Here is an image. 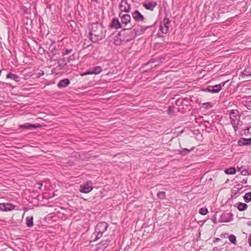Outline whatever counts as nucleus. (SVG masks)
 Listing matches in <instances>:
<instances>
[{
    "instance_id": "obj_1",
    "label": "nucleus",
    "mask_w": 251,
    "mask_h": 251,
    "mask_svg": "<svg viewBox=\"0 0 251 251\" xmlns=\"http://www.w3.org/2000/svg\"><path fill=\"white\" fill-rule=\"evenodd\" d=\"M90 35L92 39L97 41L101 39L105 36V30L102 25L98 23L92 24L89 26Z\"/></svg>"
},
{
    "instance_id": "obj_2",
    "label": "nucleus",
    "mask_w": 251,
    "mask_h": 251,
    "mask_svg": "<svg viewBox=\"0 0 251 251\" xmlns=\"http://www.w3.org/2000/svg\"><path fill=\"white\" fill-rule=\"evenodd\" d=\"M107 227L108 224L105 222H100L97 225L95 231L96 238L94 240V241L102 237V234L106 231Z\"/></svg>"
},
{
    "instance_id": "obj_3",
    "label": "nucleus",
    "mask_w": 251,
    "mask_h": 251,
    "mask_svg": "<svg viewBox=\"0 0 251 251\" xmlns=\"http://www.w3.org/2000/svg\"><path fill=\"white\" fill-rule=\"evenodd\" d=\"M230 118L231 124L235 131L237 130V126L240 122V115L239 111L236 109H233L230 112Z\"/></svg>"
},
{
    "instance_id": "obj_4",
    "label": "nucleus",
    "mask_w": 251,
    "mask_h": 251,
    "mask_svg": "<svg viewBox=\"0 0 251 251\" xmlns=\"http://www.w3.org/2000/svg\"><path fill=\"white\" fill-rule=\"evenodd\" d=\"M22 9L24 14V18H23V20L24 23L25 24L27 25H31V19L29 18L28 15H27V16H25V15H30V9H28L25 6H23L22 8ZM29 16L30 17V15H29Z\"/></svg>"
},
{
    "instance_id": "obj_5",
    "label": "nucleus",
    "mask_w": 251,
    "mask_h": 251,
    "mask_svg": "<svg viewBox=\"0 0 251 251\" xmlns=\"http://www.w3.org/2000/svg\"><path fill=\"white\" fill-rule=\"evenodd\" d=\"M170 21L168 18H165L160 24V29L163 33H167L169 30Z\"/></svg>"
},
{
    "instance_id": "obj_6",
    "label": "nucleus",
    "mask_w": 251,
    "mask_h": 251,
    "mask_svg": "<svg viewBox=\"0 0 251 251\" xmlns=\"http://www.w3.org/2000/svg\"><path fill=\"white\" fill-rule=\"evenodd\" d=\"M110 241L108 239L102 240L96 245L95 251H103L109 245Z\"/></svg>"
},
{
    "instance_id": "obj_7",
    "label": "nucleus",
    "mask_w": 251,
    "mask_h": 251,
    "mask_svg": "<svg viewBox=\"0 0 251 251\" xmlns=\"http://www.w3.org/2000/svg\"><path fill=\"white\" fill-rule=\"evenodd\" d=\"M225 84V82H224L219 85H215L214 86H209L207 87L206 90L207 92L211 93H218L222 89V86H224Z\"/></svg>"
},
{
    "instance_id": "obj_8",
    "label": "nucleus",
    "mask_w": 251,
    "mask_h": 251,
    "mask_svg": "<svg viewBox=\"0 0 251 251\" xmlns=\"http://www.w3.org/2000/svg\"><path fill=\"white\" fill-rule=\"evenodd\" d=\"M119 16L121 19V23L122 24V26L123 25H125V26L126 25L131 21L130 16L128 14H122V13H120L119 14Z\"/></svg>"
},
{
    "instance_id": "obj_9",
    "label": "nucleus",
    "mask_w": 251,
    "mask_h": 251,
    "mask_svg": "<svg viewBox=\"0 0 251 251\" xmlns=\"http://www.w3.org/2000/svg\"><path fill=\"white\" fill-rule=\"evenodd\" d=\"M120 9L122 12H128L130 10V6L126 0H122L120 5Z\"/></svg>"
},
{
    "instance_id": "obj_10",
    "label": "nucleus",
    "mask_w": 251,
    "mask_h": 251,
    "mask_svg": "<svg viewBox=\"0 0 251 251\" xmlns=\"http://www.w3.org/2000/svg\"><path fill=\"white\" fill-rule=\"evenodd\" d=\"M92 189L93 187L92 185L89 182H86L85 184L81 185L80 192L83 193H88L91 192Z\"/></svg>"
},
{
    "instance_id": "obj_11",
    "label": "nucleus",
    "mask_w": 251,
    "mask_h": 251,
    "mask_svg": "<svg viewBox=\"0 0 251 251\" xmlns=\"http://www.w3.org/2000/svg\"><path fill=\"white\" fill-rule=\"evenodd\" d=\"M15 206L9 203H0V211H8L14 209Z\"/></svg>"
},
{
    "instance_id": "obj_12",
    "label": "nucleus",
    "mask_w": 251,
    "mask_h": 251,
    "mask_svg": "<svg viewBox=\"0 0 251 251\" xmlns=\"http://www.w3.org/2000/svg\"><path fill=\"white\" fill-rule=\"evenodd\" d=\"M110 26L111 28H114L115 29L121 28L123 27V26L122 25V24L119 21V20L117 18H114L112 20V21L110 25Z\"/></svg>"
},
{
    "instance_id": "obj_13",
    "label": "nucleus",
    "mask_w": 251,
    "mask_h": 251,
    "mask_svg": "<svg viewBox=\"0 0 251 251\" xmlns=\"http://www.w3.org/2000/svg\"><path fill=\"white\" fill-rule=\"evenodd\" d=\"M102 71L101 68L99 67H95L93 68H92L91 70L86 72V73H84L82 75H97L100 73Z\"/></svg>"
},
{
    "instance_id": "obj_14",
    "label": "nucleus",
    "mask_w": 251,
    "mask_h": 251,
    "mask_svg": "<svg viewBox=\"0 0 251 251\" xmlns=\"http://www.w3.org/2000/svg\"><path fill=\"white\" fill-rule=\"evenodd\" d=\"M132 17L136 22H143L144 17L138 11H135L132 13Z\"/></svg>"
},
{
    "instance_id": "obj_15",
    "label": "nucleus",
    "mask_w": 251,
    "mask_h": 251,
    "mask_svg": "<svg viewBox=\"0 0 251 251\" xmlns=\"http://www.w3.org/2000/svg\"><path fill=\"white\" fill-rule=\"evenodd\" d=\"M70 82V80L67 78H65L61 80L57 84V87L58 88H63L67 87Z\"/></svg>"
},
{
    "instance_id": "obj_16",
    "label": "nucleus",
    "mask_w": 251,
    "mask_h": 251,
    "mask_svg": "<svg viewBox=\"0 0 251 251\" xmlns=\"http://www.w3.org/2000/svg\"><path fill=\"white\" fill-rule=\"evenodd\" d=\"M157 5V3L155 1H151L144 4L145 8L148 10H153L154 7Z\"/></svg>"
},
{
    "instance_id": "obj_17",
    "label": "nucleus",
    "mask_w": 251,
    "mask_h": 251,
    "mask_svg": "<svg viewBox=\"0 0 251 251\" xmlns=\"http://www.w3.org/2000/svg\"><path fill=\"white\" fill-rule=\"evenodd\" d=\"M6 78L13 79L17 82L20 81V78L18 75L12 73H9L7 74L6 75Z\"/></svg>"
},
{
    "instance_id": "obj_18",
    "label": "nucleus",
    "mask_w": 251,
    "mask_h": 251,
    "mask_svg": "<svg viewBox=\"0 0 251 251\" xmlns=\"http://www.w3.org/2000/svg\"><path fill=\"white\" fill-rule=\"evenodd\" d=\"M42 187V184L40 182H37L33 186L34 190L33 192H35L36 193H39L41 191V188Z\"/></svg>"
},
{
    "instance_id": "obj_19",
    "label": "nucleus",
    "mask_w": 251,
    "mask_h": 251,
    "mask_svg": "<svg viewBox=\"0 0 251 251\" xmlns=\"http://www.w3.org/2000/svg\"><path fill=\"white\" fill-rule=\"evenodd\" d=\"M248 205L245 203L240 202L238 204L237 208L240 211H242L247 209Z\"/></svg>"
},
{
    "instance_id": "obj_20",
    "label": "nucleus",
    "mask_w": 251,
    "mask_h": 251,
    "mask_svg": "<svg viewBox=\"0 0 251 251\" xmlns=\"http://www.w3.org/2000/svg\"><path fill=\"white\" fill-rule=\"evenodd\" d=\"M225 172L226 174L228 175H233L236 173V170L234 168H230L227 169H226L225 171Z\"/></svg>"
},
{
    "instance_id": "obj_21",
    "label": "nucleus",
    "mask_w": 251,
    "mask_h": 251,
    "mask_svg": "<svg viewBox=\"0 0 251 251\" xmlns=\"http://www.w3.org/2000/svg\"><path fill=\"white\" fill-rule=\"evenodd\" d=\"M240 142L242 143L243 145H251V138L249 139L243 138Z\"/></svg>"
},
{
    "instance_id": "obj_22",
    "label": "nucleus",
    "mask_w": 251,
    "mask_h": 251,
    "mask_svg": "<svg viewBox=\"0 0 251 251\" xmlns=\"http://www.w3.org/2000/svg\"><path fill=\"white\" fill-rule=\"evenodd\" d=\"M244 199L246 202H249L251 201V193H247L244 197Z\"/></svg>"
},
{
    "instance_id": "obj_23",
    "label": "nucleus",
    "mask_w": 251,
    "mask_h": 251,
    "mask_svg": "<svg viewBox=\"0 0 251 251\" xmlns=\"http://www.w3.org/2000/svg\"><path fill=\"white\" fill-rule=\"evenodd\" d=\"M20 128L23 129H29L31 128V124L29 123H26L24 125H20L19 126Z\"/></svg>"
},
{
    "instance_id": "obj_24",
    "label": "nucleus",
    "mask_w": 251,
    "mask_h": 251,
    "mask_svg": "<svg viewBox=\"0 0 251 251\" xmlns=\"http://www.w3.org/2000/svg\"><path fill=\"white\" fill-rule=\"evenodd\" d=\"M229 240L231 243H232L233 244H236V237L234 235H230L228 237Z\"/></svg>"
},
{
    "instance_id": "obj_25",
    "label": "nucleus",
    "mask_w": 251,
    "mask_h": 251,
    "mask_svg": "<svg viewBox=\"0 0 251 251\" xmlns=\"http://www.w3.org/2000/svg\"><path fill=\"white\" fill-rule=\"evenodd\" d=\"M157 196L158 198L160 199H165L166 194L164 192L160 191L157 193Z\"/></svg>"
},
{
    "instance_id": "obj_26",
    "label": "nucleus",
    "mask_w": 251,
    "mask_h": 251,
    "mask_svg": "<svg viewBox=\"0 0 251 251\" xmlns=\"http://www.w3.org/2000/svg\"><path fill=\"white\" fill-rule=\"evenodd\" d=\"M208 212V210L205 208H201L199 210V213L202 215H206Z\"/></svg>"
},
{
    "instance_id": "obj_27",
    "label": "nucleus",
    "mask_w": 251,
    "mask_h": 251,
    "mask_svg": "<svg viewBox=\"0 0 251 251\" xmlns=\"http://www.w3.org/2000/svg\"><path fill=\"white\" fill-rule=\"evenodd\" d=\"M44 74V72L42 71H40V72H39L37 74H32V75H34V78H38L40 77L41 76L43 75Z\"/></svg>"
},
{
    "instance_id": "obj_28",
    "label": "nucleus",
    "mask_w": 251,
    "mask_h": 251,
    "mask_svg": "<svg viewBox=\"0 0 251 251\" xmlns=\"http://www.w3.org/2000/svg\"><path fill=\"white\" fill-rule=\"evenodd\" d=\"M26 224L28 226H31V217H27Z\"/></svg>"
},
{
    "instance_id": "obj_29",
    "label": "nucleus",
    "mask_w": 251,
    "mask_h": 251,
    "mask_svg": "<svg viewBox=\"0 0 251 251\" xmlns=\"http://www.w3.org/2000/svg\"><path fill=\"white\" fill-rule=\"evenodd\" d=\"M193 149H192L191 150H189L188 149H184L183 150H182L180 151V153L182 154V155H185L186 154H187L188 153H189L191 150H192Z\"/></svg>"
},
{
    "instance_id": "obj_30",
    "label": "nucleus",
    "mask_w": 251,
    "mask_h": 251,
    "mask_svg": "<svg viewBox=\"0 0 251 251\" xmlns=\"http://www.w3.org/2000/svg\"><path fill=\"white\" fill-rule=\"evenodd\" d=\"M212 107V105L210 102L203 103L202 104V107L205 108H209Z\"/></svg>"
},
{
    "instance_id": "obj_31",
    "label": "nucleus",
    "mask_w": 251,
    "mask_h": 251,
    "mask_svg": "<svg viewBox=\"0 0 251 251\" xmlns=\"http://www.w3.org/2000/svg\"><path fill=\"white\" fill-rule=\"evenodd\" d=\"M241 174L242 175H250L251 174V173H249V171L247 170H243L242 172H241Z\"/></svg>"
},
{
    "instance_id": "obj_32",
    "label": "nucleus",
    "mask_w": 251,
    "mask_h": 251,
    "mask_svg": "<svg viewBox=\"0 0 251 251\" xmlns=\"http://www.w3.org/2000/svg\"><path fill=\"white\" fill-rule=\"evenodd\" d=\"M41 126L40 124H32V128H37Z\"/></svg>"
},
{
    "instance_id": "obj_33",
    "label": "nucleus",
    "mask_w": 251,
    "mask_h": 251,
    "mask_svg": "<svg viewBox=\"0 0 251 251\" xmlns=\"http://www.w3.org/2000/svg\"><path fill=\"white\" fill-rule=\"evenodd\" d=\"M72 51V50H66L65 53H64L65 54H69Z\"/></svg>"
},
{
    "instance_id": "obj_34",
    "label": "nucleus",
    "mask_w": 251,
    "mask_h": 251,
    "mask_svg": "<svg viewBox=\"0 0 251 251\" xmlns=\"http://www.w3.org/2000/svg\"><path fill=\"white\" fill-rule=\"evenodd\" d=\"M249 243L250 245L251 246V234L250 235L249 237Z\"/></svg>"
},
{
    "instance_id": "obj_35",
    "label": "nucleus",
    "mask_w": 251,
    "mask_h": 251,
    "mask_svg": "<svg viewBox=\"0 0 251 251\" xmlns=\"http://www.w3.org/2000/svg\"><path fill=\"white\" fill-rule=\"evenodd\" d=\"M65 58H63V59H62V61H63V62H65V64H66L67 63H68V62H69V61L68 60V59H67V61H65Z\"/></svg>"
},
{
    "instance_id": "obj_36",
    "label": "nucleus",
    "mask_w": 251,
    "mask_h": 251,
    "mask_svg": "<svg viewBox=\"0 0 251 251\" xmlns=\"http://www.w3.org/2000/svg\"><path fill=\"white\" fill-rule=\"evenodd\" d=\"M172 112V109L170 107L168 109V112L169 113H171Z\"/></svg>"
},
{
    "instance_id": "obj_37",
    "label": "nucleus",
    "mask_w": 251,
    "mask_h": 251,
    "mask_svg": "<svg viewBox=\"0 0 251 251\" xmlns=\"http://www.w3.org/2000/svg\"><path fill=\"white\" fill-rule=\"evenodd\" d=\"M38 196H38V195H37V196H36L35 197V198H37V197H38Z\"/></svg>"
}]
</instances>
